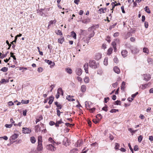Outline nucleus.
<instances>
[{"instance_id":"nucleus-37","label":"nucleus","mask_w":153,"mask_h":153,"mask_svg":"<svg viewBox=\"0 0 153 153\" xmlns=\"http://www.w3.org/2000/svg\"><path fill=\"white\" fill-rule=\"evenodd\" d=\"M125 83H126L124 82H122L121 86V89L122 90H123L124 89Z\"/></svg>"},{"instance_id":"nucleus-6","label":"nucleus","mask_w":153,"mask_h":153,"mask_svg":"<svg viewBox=\"0 0 153 153\" xmlns=\"http://www.w3.org/2000/svg\"><path fill=\"white\" fill-rule=\"evenodd\" d=\"M38 144L37 146V150L39 151H41L43 149V147L42 144V142H39L38 143Z\"/></svg>"},{"instance_id":"nucleus-16","label":"nucleus","mask_w":153,"mask_h":153,"mask_svg":"<svg viewBox=\"0 0 153 153\" xmlns=\"http://www.w3.org/2000/svg\"><path fill=\"white\" fill-rule=\"evenodd\" d=\"M86 88L85 85H82L81 87V90L82 92H83L86 91Z\"/></svg>"},{"instance_id":"nucleus-10","label":"nucleus","mask_w":153,"mask_h":153,"mask_svg":"<svg viewBox=\"0 0 153 153\" xmlns=\"http://www.w3.org/2000/svg\"><path fill=\"white\" fill-rule=\"evenodd\" d=\"M83 67L84 70L86 73H88V63H85Z\"/></svg>"},{"instance_id":"nucleus-43","label":"nucleus","mask_w":153,"mask_h":153,"mask_svg":"<svg viewBox=\"0 0 153 153\" xmlns=\"http://www.w3.org/2000/svg\"><path fill=\"white\" fill-rule=\"evenodd\" d=\"M48 140L51 143H55V142L54 141L51 137H49L48 139Z\"/></svg>"},{"instance_id":"nucleus-19","label":"nucleus","mask_w":153,"mask_h":153,"mask_svg":"<svg viewBox=\"0 0 153 153\" xmlns=\"http://www.w3.org/2000/svg\"><path fill=\"white\" fill-rule=\"evenodd\" d=\"M71 35L75 39H76V33L74 31H72L71 32Z\"/></svg>"},{"instance_id":"nucleus-15","label":"nucleus","mask_w":153,"mask_h":153,"mask_svg":"<svg viewBox=\"0 0 153 153\" xmlns=\"http://www.w3.org/2000/svg\"><path fill=\"white\" fill-rule=\"evenodd\" d=\"M66 71L69 74H71L72 73V69L69 68H65Z\"/></svg>"},{"instance_id":"nucleus-57","label":"nucleus","mask_w":153,"mask_h":153,"mask_svg":"<svg viewBox=\"0 0 153 153\" xmlns=\"http://www.w3.org/2000/svg\"><path fill=\"white\" fill-rule=\"evenodd\" d=\"M134 150L135 151H137L138 150V146L137 145H135L134 148Z\"/></svg>"},{"instance_id":"nucleus-51","label":"nucleus","mask_w":153,"mask_h":153,"mask_svg":"<svg viewBox=\"0 0 153 153\" xmlns=\"http://www.w3.org/2000/svg\"><path fill=\"white\" fill-rule=\"evenodd\" d=\"M57 107V108H56V109H61L62 107V106L61 105L59 104L58 105H57V106H56Z\"/></svg>"},{"instance_id":"nucleus-2","label":"nucleus","mask_w":153,"mask_h":153,"mask_svg":"<svg viewBox=\"0 0 153 153\" xmlns=\"http://www.w3.org/2000/svg\"><path fill=\"white\" fill-rule=\"evenodd\" d=\"M130 49L131 53L133 54L137 53L139 51V49L136 47H131Z\"/></svg>"},{"instance_id":"nucleus-7","label":"nucleus","mask_w":153,"mask_h":153,"mask_svg":"<svg viewBox=\"0 0 153 153\" xmlns=\"http://www.w3.org/2000/svg\"><path fill=\"white\" fill-rule=\"evenodd\" d=\"M76 74L78 76H80L82 73V70L81 69L78 68L76 70Z\"/></svg>"},{"instance_id":"nucleus-13","label":"nucleus","mask_w":153,"mask_h":153,"mask_svg":"<svg viewBox=\"0 0 153 153\" xmlns=\"http://www.w3.org/2000/svg\"><path fill=\"white\" fill-rule=\"evenodd\" d=\"M95 33L94 31H92L91 33H90L89 37L88 38V40H90L91 38L93 37Z\"/></svg>"},{"instance_id":"nucleus-29","label":"nucleus","mask_w":153,"mask_h":153,"mask_svg":"<svg viewBox=\"0 0 153 153\" xmlns=\"http://www.w3.org/2000/svg\"><path fill=\"white\" fill-rule=\"evenodd\" d=\"M64 38L63 37L59 39H58V42L59 43L62 44L64 41Z\"/></svg>"},{"instance_id":"nucleus-22","label":"nucleus","mask_w":153,"mask_h":153,"mask_svg":"<svg viewBox=\"0 0 153 153\" xmlns=\"http://www.w3.org/2000/svg\"><path fill=\"white\" fill-rule=\"evenodd\" d=\"M66 99L69 101H75L74 99L71 98L70 95L66 97Z\"/></svg>"},{"instance_id":"nucleus-17","label":"nucleus","mask_w":153,"mask_h":153,"mask_svg":"<svg viewBox=\"0 0 153 153\" xmlns=\"http://www.w3.org/2000/svg\"><path fill=\"white\" fill-rule=\"evenodd\" d=\"M56 20H51L49 22V23L48 25V27L51 26V25H52L53 24H55L56 23Z\"/></svg>"},{"instance_id":"nucleus-36","label":"nucleus","mask_w":153,"mask_h":153,"mask_svg":"<svg viewBox=\"0 0 153 153\" xmlns=\"http://www.w3.org/2000/svg\"><path fill=\"white\" fill-rule=\"evenodd\" d=\"M143 52L145 53H147L148 54L149 53V50L147 48H144L143 49Z\"/></svg>"},{"instance_id":"nucleus-14","label":"nucleus","mask_w":153,"mask_h":153,"mask_svg":"<svg viewBox=\"0 0 153 153\" xmlns=\"http://www.w3.org/2000/svg\"><path fill=\"white\" fill-rule=\"evenodd\" d=\"M101 54L99 53H97L95 56L96 59L97 60H99L101 58Z\"/></svg>"},{"instance_id":"nucleus-45","label":"nucleus","mask_w":153,"mask_h":153,"mask_svg":"<svg viewBox=\"0 0 153 153\" xmlns=\"http://www.w3.org/2000/svg\"><path fill=\"white\" fill-rule=\"evenodd\" d=\"M115 103L117 105H120L121 104V102L119 100H117L115 102Z\"/></svg>"},{"instance_id":"nucleus-60","label":"nucleus","mask_w":153,"mask_h":153,"mask_svg":"<svg viewBox=\"0 0 153 153\" xmlns=\"http://www.w3.org/2000/svg\"><path fill=\"white\" fill-rule=\"evenodd\" d=\"M57 115L58 116H60V113H61V112L60 111L57 109Z\"/></svg>"},{"instance_id":"nucleus-21","label":"nucleus","mask_w":153,"mask_h":153,"mask_svg":"<svg viewBox=\"0 0 153 153\" xmlns=\"http://www.w3.org/2000/svg\"><path fill=\"white\" fill-rule=\"evenodd\" d=\"M108 58L107 57H105V59H104V64L106 66L108 65Z\"/></svg>"},{"instance_id":"nucleus-49","label":"nucleus","mask_w":153,"mask_h":153,"mask_svg":"<svg viewBox=\"0 0 153 153\" xmlns=\"http://www.w3.org/2000/svg\"><path fill=\"white\" fill-rule=\"evenodd\" d=\"M43 70L42 68L41 67H39L38 68L37 71L39 72H42Z\"/></svg>"},{"instance_id":"nucleus-54","label":"nucleus","mask_w":153,"mask_h":153,"mask_svg":"<svg viewBox=\"0 0 153 153\" xmlns=\"http://www.w3.org/2000/svg\"><path fill=\"white\" fill-rule=\"evenodd\" d=\"M85 106L86 107V108H87V109H88L89 110L91 108V107H90V105H89L88 104L87 105V104L86 102L85 103Z\"/></svg>"},{"instance_id":"nucleus-63","label":"nucleus","mask_w":153,"mask_h":153,"mask_svg":"<svg viewBox=\"0 0 153 153\" xmlns=\"http://www.w3.org/2000/svg\"><path fill=\"white\" fill-rule=\"evenodd\" d=\"M49 124L51 126H53L55 124V123L53 121H51L49 122Z\"/></svg>"},{"instance_id":"nucleus-35","label":"nucleus","mask_w":153,"mask_h":153,"mask_svg":"<svg viewBox=\"0 0 153 153\" xmlns=\"http://www.w3.org/2000/svg\"><path fill=\"white\" fill-rule=\"evenodd\" d=\"M147 61L149 64H151L152 63V59L150 58H148L147 59Z\"/></svg>"},{"instance_id":"nucleus-44","label":"nucleus","mask_w":153,"mask_h":153,"mask_svg":"<svg viewBox=\"0 0 153 153\" xmlns=\"http://www.w3.org/2000/svg\"><path fill=\"white\" fill-rule=\"evenodd\" d=\"M9 53L8 51H7L5 54H2V57H1V59H3L4 57H5L7 55V53Z\"/></svg>"},{"instance_id":"nucleus-39","label":"nucleus","mask_w":153,"mask_h":153,"mask_svg":"<svg viewBox=\"0 0 153 153\" xmlns=\"http://www.w3.org/2000/svg\"><path fill=\"white\" fill-rule=\"evenodd\" d=\"M8 70V68H7L4 67L3 68H2L1 70L3 72H6Z\"/></svg>"},{"instance_id":"nucleus-64","label":"nucleus","mask_w":153,"mask_h":153,"mask_svg":"<svg viewBox=\"0 0 153 153\" xmlns=\"http://www.w3.org/2000/svg\"><path fill=\"white\" fill-rule=\"evenodd\" d=\"M149 140L151 141H153V137L152 136H150L149 137Z\"/></svg>"},{"instance_id":"nucleus-11","label":"nucleus","mask_w":153,"mask_h":153,"mask_svg":"<svg viewBox=\"0 0 153 153\" xmlns=\"http://www.w3.org/2000/svg\"><path fill=\"white\" fill-rule=\"evenodd\" d=\"M113 70L117 74L120 73V70L119 68L117 66H115Z\"/></svg>"},{"instance_id":"nucleus-24","label":"nucleus","mask_w":153,"mask_h":153,"mask_svg":"<svg viewBox=\"0 0 153 153\" xmlns=\"http://www.w3.org/2000/svg\"><path fill=\"white\" fill-rule=\"evenodd\" d=\"M113 49L111 48H109L108 50L107 54L108 55H110L112 52Z\"/></svg>"},{"instance_id":"nucleus-9","label":"nucleus","mask_w":153,"mask_h":153,"mask_svg":"<svg viewBox=\"0 0 153 153\" xmlns=\"http://www.w3.org/2000/svg\"><path fill=\"white\" fill-rule=\"evenodd\" d=\"M45 62L48 63L49 65H51L52 66H53L55 65V63L54 62H53L52 61H50L48 59H45Z\"/></svg>"},{"instance_id":"nucleus-55","label":"nucleus","mask_w":153,"mask_h":153,"mask_svg":"<svg viewBox=\"0 0 153 153\" xmlns=\"http://www.w3.org/2000/svg\"><path fill=\"white\" fill-rule=\"evenodd\" d=\"M42 137L40 136H39L38 137V143H39V142H42Z\"/></svg>"},{"instance_id":"nucleus-50","label":"nucleus","mask_w":153,"mask_h":153,"mask_svg":"<svg viewBox=\"0 0 153 153\" xmlns=\"http://www.w3.org/2000/svg\"><path fill=\"white\" fill-rule=\"evenodd\" d=\"M146 76H145L144 78V79L148 81L151 78V77L149 76H147V78H146Z\"/></svg>"},{"instance_id":"nucleus-8","label":"nucleus","mask_w":153,"mask_h":153,"mask_svg":"<svg viewBox=\"0 0 153 153\" xmlns=\"http://www.w3.org/2000/svg\"><path fill=\"white\" fill-rule=\"evenodd\" d=\"M128 52L126 50H123L121 51V54L123 57H125L127 56Z\"/></svg>"},{"instance_id":"nucleus-25","label":"nucleus","mask_w":153,"mask_h":153,"mask_svg":"<svg viewBox=\"0 0 153 153\" xmlns=\"http://www.w3.org/2000/svg\"><path fill=\"white\" fill-rule=\"evenodd\" d=\"M106 10V9H103L102 8H101L99 10V11L100 12V13H101V12H102V13H105Z\"/></svg>"},{"instance_id":"nucleus-41","label":"nucleus","mask_w":153,"mask_h":153,"mask_svg":"<svg viewBox=\"0 0 153 153\" xmlns=\"http://www.w3.org/2000/svg\"><path fill=\"white\" fill-rule=\"evenodd\" d=\"M118 109H112L111 110L110 112L111 113H114V112H116V111H118Z\"/></svg>"},{"instance_id":"nucleus-40","label":"nucleus","mask_w":153,"mask_h":153,"mask_svg":"<svg viewBox=\"0 0 153 153\" xmlns=\"http://www.w3.org/2000/svg\"><path fill=\"white\" fill-rule=\"evenodd\" d=\"M77 151V149H73L71 150V153H76Z\"/></svg>"},{"instance_id":"nucleus-33","label":"nucleus","mask_w":153,"mask_h":153,"mask_svg":"<svg viewBox=\"0 0 153 153\" xmlns=\"http://www.w3.org/2000/svg\"><path fill=\"white\" fill-rule=\"evenodd\" d=\"M57 34L59 35H62V31L60 30H58L56 32Z\"/></svg>"},{"instance_id":"nucleus-18","label":"nucleus","mask_w":153,"mask_h":153,"mask_svg":"<svg viewBox=\"0 0 153 153\" xmlns=\"http://www.w3.org/2000/svg\"><path fill=\"white\" fill-rule=\"evenodd\" d=\"M83 142L82 141L79 140L77 141V143H76V146L77 147L80 146L83 144Z\"/></svg>"},{"instance_id":"nucleus-53","label":"nucleus","mask_w":153,"mask_h":153,"mask_svg":"<svg viewBox=\"0 0 153 153\" xmlns=\"http://www.w3.org/2000/svg\"><path fill=\"white\" fill-rule=\"evenodd\" d=\"M128 146L130 149L131 151L132 152V153H133V149H132L130 143H129L128 144Z\"/></svg>"},{"instance_id":"nucleus-31","label":"nucleus","mask_w":153,"mask_h":153,"mask_svg":"<svg viewBox=\"0 0 153 153\" xmlns=\"http://www.w3.org/2000/svg\"><path fill=\"white\" fill-rule=\"evenodd\" d=\"M119 41V39H116L115 41L113 42H112V45L113 47L115 46L116 45V42H118Z\"/></svg>"},{"instance_id":"nucleus-34","label":"nucleus","mask_w":153,"mask_h":153,"mask_svg":"<svg viewBox=\"0 0 153 153\" xmlns=\"http://www.w3.org/2000/svg\"><path fill=\"white\" fill-rule=\"evenodd\" d=\"M143 138V137L142 135H140L138 138V141L140 143L141 142Z\"/></svg>"},{"instance_id":"nucleus-26","label":"nucleus","mask_w":153,"mask_h":153,"mask_svg":"<svg viewBox=\"0 0 153 153\" xmlns=\"http://www.w3.org/2000/svg\"><path fill=\"white\" fill-rule=\"evenodd\" d=\"M145 11L147 13H151L150 10L148 6H146L145 8Z\"/></svg>"},{"instance_id":"nucleus-32","label":"nucleus","mask_w":153,"mask_h":153,"mask_svg":"<svg viewBox=\"0 0 153 153\" xmlns=\"http://www.w3.org/2000/svg\"><path fill=\"white\" fill-rule=\"evenodd\" d=\"M60 94V91H59V88L57 90V92L56 94V99H58L59 98V94Z\"/></svg>"},{"instance_id":"nucleus-20","label":"nucleus","mask_w":153,"mask_h":153,"mask_svg":"<svg viewBox=\"0 0 153 153\" xmlns=\"http://www.w3.org/2000/svg\"><path fill=\"white\" fill-rule=\"evenodd\" d=\"M30 140L32 143H34L36 142V140L34 137H32L30 138Z\"/></svg>"},{"instance_id":"nucleus-3","label":"nucleus","mask_w":153,"mask_h":153,"mask_svg":"<svg viewBox=\"0 0 153 153\" xmlns=\"http://www.w3.org/2000/svg\"><path fill=\"white\" fill-rule=\"evenodd\" d=\"M46 149L52 151H54L56 150V148L52 144H49L46 146Z\"/></svg>"},{"instance_id":"nucleus-30","label":"nucleus","mask_w":153,"mask_h":153,"mask_svg":"<svg viewBox=\"0 0 153 153\" xmlns=\"http://www.w3.org/2000/svg\"><path fill=\"white\" fill-rule=\"evenodd\" d=\"M42 119V116H40L39 118L36 119V123H37L38 122L40 121Z\"/></svg>"},{"instance_id":"nucleus-56","label":"nucleus","mask_w":153,"mask_h":153,"mask_svg":"<svg viewBox=\"0 0 153 153\" xmlns=\"http://www.w3.org/2000/svg\"><path fill=\"white\" fill-rule=\"evenodd\" d=\"M3 138V139L5 140H7L8 139V137L7 136H4L3 137H0V139Z\"/></svg>"},{"instance_id":"nucleus-23","label":"nucleus","mask_w":153,"mask_h":153,"mask_svg":"<svg viewBox=\"0 0 153 153\" xmlns=\"http://www.w3.org/2000/svg\"><path fill=\"white\" fill-rule=\"evenodd\" d=\"M84 82L85 83H88L89 81V79L88 77L86 76L84 79Z\"/></svg>"},{"instance_id":"nucleus-61","label":"nucleus","mask_w":153,"mask_h":153,"mask_svg":"<svg viewBox=\"0 0 153 153\" xmlns=\"http://www.w3.org/2000/svg\"><path fill=\"white\" fill-rule=\"evenodd\" d=\"M8 105L9 106H12L14 105V103L12 101H10L8 102Z\"/></svg>"},{"instance_id":"nucleus-38","label":"nucleus","mask_w":153,"mask_h":153,"mask_svg":"<svg viewBox=\"0 0 153 153\" xmlns=\"http://www.w3.org/2000/svg\"><path fill=\"white\" fill-rule=\"evenodd\" d=\"M96 117L99 119V120L100 119L102 118V116L100 114H98L96 116Z\"/></svg>"},{"instance_id":"nucleus-48","label":"nucleus","mask_w":153,"mask_h":153,"mask_svg":"<svg viewBox=\"0 0 153 153\" xmlns=\"http://www.w3.org/2000/svg\"><path fill=\"white\" fill-rule=\"evenodd\" d=\"M59 91H60V93L63 96V91H62V88H59Z\"/></svg>"},{"instance_id":"nucleus-4","label":"nucleus","mask_w":153,"mask_h":153,"mask_svg":"<svg viewBox=\"0 0 153 153\" xmlns=\"http://www.w3.org/2000/svg\"><path fill=\"white\" fill-rule=\"evenodd\" d=\"M31 131V129L29 128H22V132L24 134L30 133Z\"/></svg>"},{"instance_id":"nucleus-42","label":"nucleus","mask_w":153,"mask_h":153,"mask_svg":"<svg viewBox=\"0 0 153 153\" xmlns=\"http://www.w3.org/2000/svg\"><path fill=\"white\" fill-rule=\"evenodd\" d=\"M12 124H6L5 125V126L6 128H10L12 126Z\"/></svg>"},{"instance_id":"nucleus-27","label":"nucleus","mask_w":153,"mask_h":153,"mask_svg":"<svg viewBox=\"0 0 153 153\" xmlns=\"http://www.w3.org/2000/svg\"><path fill=\"white\" fill-rule=\"evenodd\" d=\"M53 97H49V100L48 102V103L49 104H51L53 101Z\"/></svg>"},{"instance_id":"nucleus-52","label":"nucleus","mask_w":153,"mask_h":153,"mask_svg":"<svg viewBox=\"0 0 153 153\" xmlns=\"http://www.w3.org/2000/svg\"><path fill=\"white\" fill-rule=\"evenodd\" d=\"M114 62L116 63H117L118 62V59L116 57H115L114 59Z\"/></svg>"},{"instance_id":"nucleus-12","label":"nucleus","mask_w":153,"mask_h":153,"mask_svg":"<svg viewBox=\"0 0 153 153\" xmlns=\"http://www.w3.org/2000/svg\"><path fill=\"white\" fill-rule=\"evenodd\" d=\"M35 131L36 132H38L40 131V128L39 125H37L35 126Z\"/></svg>"},{"instance_id":"nucleus-58","label":"nucleus","mask_w":153,"mask_h":153,"mask_svg":"<svg viewBox=\"0 0 153 153\" xmlns=\"http://www.w3.org/2000/svg\"><path fill=\"white\" fill-rule=\"evenodd\" d=\"M102 109L103 110H104L105 111H107L108 110L107 106L103 107L102 108Z\"/></svg>"},{"instance_id":"nucleus-1","label":"nucleus","mask_w":153,"mask_h":153,"mask_svg":"<svg viewBox=\"0 0 153 153\" xmlns=\"http://www.w3.org/2000/svg\"><path fill=\"white\" fill-rule=\"evenodd\" d=\"M89 64V66L92 68L95 69L97 67V64L96 63V62L94 60H90Z\"/></svg>"},{"instance_id":"nucleus-62","label":"nucleus","mask_w":153,"mask_h":153,"mask_svg":"<svg viewBox=\"0 0 153 153\" xmlns=\"http://www.w3.org/2000/svg\"><path fill=\"white\" fill-rule=\"evenodd\" d=\"M121 9L122 10V13H125V11L124 10V7L123 6H122L121 7Z\"/></svg>"},{"instance_id":"nucleus-5","label":"nucleus","mask_w":153,"mask_h":153,"mask_svg":"<svg viewBox=\"0 0 153 153\" xmlns=\"http://www.w3.org/2000/svg\"><path fill=\"white\" fill-rule=\"evenodd\" d=\"M18 136L19 134H14L10 137V141H11L15 140L18 137Z\"/></svg>"},{"instance_id":"nucleus-59","label":"nucleus","mask_w":153,"mask_h":153,"mask_svg":"<svg viewBox=\"0 0 153 153\" xmlns=\"http://www.w3.org/2000/svg\"><path fill=\"white\" fill-rule=\"evenodd\" d=\"M148 23L147 22H145V23H144V26H145V27L146 28H147L148 27Z\"/></svg>"},{"instance_id":"nucleus-47","label":"nucleus","mask_w":153,"mask_h":153,"mask_svg":"<svg viewBox=\"0 0 153 153\" xmlns=\"http://www.w3.org/2000/svg\"><path fill=\"white\" fill-rule=\"evenodd\" d=\"M102 73V71L101 70H99L97 71V74L99 75H101Z\"/></svg>"},{"instance_id":"nucleus-46","label":"nucleus","mask_w":153,"mask_h":153,"mask_svg":"<svg viewBox=\"0 0 153 153\" xmlns=\"http://www.w3.org/2000/svg\"><path fill=\"white\" fill-rule=\"evenodd\" d=\"M119 146V145L118 143H115V149H118Z\"/></svg>"},{"instance_id":"nucleus-28","label":"nucleus","mask_w":153,"mask_h":153,"mask_svg":"<svg viewBox=\"0 0 153 153\" xmlns=\"http://www.w3.org/2000/svg\"><path fill=\"white\" fill-rule=\"evenodd\" d=\"M99 26L98 25H94L91 26V28L92 29L93 31H94V30H95L96 28H98Z\"/></svg>"}]
</instances>
